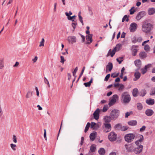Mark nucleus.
<instances>
[{"mask_svg":"<svg viewBox=\"0 0 155 155\" xmlns=\"http://www.w3.org/2000/svg\"><path fill=\"white\" fill-rule=\"evenodd\" d=\"M143 136L142 135H141L140 136V139L138 140L139 141V142H141L143 140Z\"/></svg>","mask_w":155,"mask_h":155,"instance_id":"0e129e2a","label":"nucleus"},{"mask_svg":"<svg viewBox=\"0 0 155 155\" xmlns=\"http://www.w3.org/2000/svg\"><path fill=\"white\" fill-rule=\"evenodd\" d=\"M121 126V125L120 124H118L114 126V128L117 130L120 129Z\"/></svg>","mask_w":155,"mask_h":155,"instance_id":"473e14b6","label":"nucleus"},{"mask_svg":"<svg viewBox=\"0 0 155 155\" xmlns=\"http://www.w3.org/2000/svg\"><path fill=\"white\" fill-rule=\"evenodd\" d=\"M116 50H115L114 49L111 52L110 51V54L111 57H113L115 54V52L116 51Z\"/></svg>","mask_w":155,"mask_h":155,"instance_id":"a19ab883","label":"nucleus"},{"mask_svg":"<svg viewBox=\"0 0 155 155\" xmlns=\"http://www.w3.org/2000/svg\"><path fill=\"white\" fill-rule=\"evenodd\" d=\"M146 91L145 89L142 90L140 92V95L142 97L144 96L146 94Z\"/></svg>","mask_w":155,"mask_h":155,"instance_id":"c85d7f7f","label":"nucleus"},{"mask_svg":"<svg viewBox=\"0 0 155 155\" xmlns=\"http://www.w3.org/2000/svg\"><path fill=\"white\" fill-rule=\"evenodd\" d=\"M81 35V37L82 38V41L83 42H84L85 41V37L83 35Z\"/></svg>","mask_w":155,"mask_h":155,"instance_id":"774afa93","label":"nucleus"},{"mask_svg":"<svg viewBox=\"0 0 155 155\" xmlns=\"http://www.w3.org/2000/svg\"><path fill=\"white\" fill-rule=\"evenodd\" d=\"M85 67L84 66L83 67L81 71V73L80 75H79V76L78 79V80L82 76V75L83 74V73L84 72V71L85 70Z\"/></svg>","mask_w":155,"mask_h":155,"instance_id":"79ce46f5","label":"nucleus"},{"mask_svg":"<svg viewBox=\"0 0 155 155\" xmlns=\"http://www.w3.org/2000/svg\"><path fill=\"white\" fill-rule=\"evenodd\" d=\"M120 87L118 90L120 91H122L124 88V86L123 84H120Z\"/></svg>","mask_w":155,"mask_h":155,"instance_id":"72a5a7b5","label":"nucleus"},{"mask_svg":"<svg viewBox=\"0 0 155 155\" xmlns=\"http://www.w3.org/2000/svg\"><path fill=\"white\" fill-rule=\"evenodd\" d=\"M100 109L97 108L93 114L94 117L96 120H97L99 117Z\"/></svg>","mask_w":155,"mask_h":155,"instance_id":"4468645a","label":"nucleus"},{"mask_svg":"<svg viewBox=\"0 0 155 155\" xmlns=\"http://www.w3.org/2000/svg\"><path fill=\"white\" fill-rule=\"evenodd\" d=\"M121 45V44H117L116 47L114 48V49L116 50V51L119 50Z\"/></svg>","mask_w":155,"mask_h":155,"instance_id":"37998d69","label":"nucleus"},{"mask_svg":"<svg viewBox=\"0 0 155 155\" xmlns=\"http://www.w3.org/2000/svg\"><path fill=\"white\" fill-rule=\"evenodd\" d=\"M135 137L134 134H129L126 135L124 137L126 141L128 143H130L134 139Z\"/></svg>","mask_w":155,"mask_h":155,"instance_id":"20e7f679","label":"nucleus"},{"mask_svg":"<svg viewBox=\"0 0 155 155\" xmlns=\"http://www.w3.org/2000/svg\"><path fill=\"white\" fill-rule=\"evenodd\" d=\"M104 126L103 127V130L106 133L110 131L111 128V125L109 124H104Z\"/></svg>","mask_w":155,"mask_h":155,"instance_id":"6e6552de","label":"nucleus"},{"mask_svg":"<svg viewBox=\"0 0 155 155\" xmlns=\"http://www.w3.org/2000/svg\"><path fill=\"white\" fill-rule=\"evenodd\" d=\"M79 17V20H80V21L82 23V25H83L84 23H83V21L82 20V19H83L82 17H81V16H80L79 17Z\"/></svg>","mask_w":155,"mask_h":155,"instance_id":"13d9d810","label":"nucleus"},{"mask_svg":"<svg viewBox=\"0 0 155 155\" xmlns=\"http://www.w3.org/2000/svg\"><path fill=\"white\" fill-rule=\"evenodd\" d=\"M96 147H95L93 145H92L91 146V148H90V150L92 152H95V150H96Z\"/></svg>","mask_w":155,"mask_h":155,"instance_id":"a18cd8bd","label":"nucleus"},{"mask_svg":"<svg viewBox=\"0 0 155 155\" xmlns=\"http://www.w3.org/2000/svg\"><path fill=\"white\" fill-rule=\"evenodd\" d=\"M140 57L141 59H143L146 58L147 56V55L146 53L145 52H141L139 54Z\"/></svg>","mask_w":155,"mask_h":155,"instance_id":"4be33fe9","label":"nucleus"},{"mask_svg":"<svg viewBox=\"0 0 155 155\" xmlns=\"http://www.w3.org/2000/svg\"><path fill=\"white\" fill-rule=\"evenodd\" d=\"M146 102L148 105H153L154 104V99H150L149 100H147Z\"/></svg>","mask_w":155,"mask_h":155,"instance_id":"393cba45","label":"nucleus"},{"mask_svg":"<svg viewBox=\"0 0 155 155\" xmlns=\"http://www.w3.org/2000/svg\"><path fill=\"white\" fill-rule=\"evenodd\" d=\"M38 57L37 56H35L34 58L32 59V61H33V63H35L38 60Z\"/></svg>","mask_w":155,"mask_h":155,"instance_id":"bf43d9fd","label":"nucleus"},{"mask_svg":"<svg viewBox=\"0 0 155 155\" xmlns=\"http://www.w3.org/2000/svg\"><path fill=\"white\" fill-rule=\"evenodd\" d=\"M146 15V12L144 11H141L139 12L137 15L136 19L139 21L144 16Z\"/></svg>","mask_w":155,"mask_h":155,"instance_id":"1a4fd4ad","label":"nucleus"},{"mask_svg":"<svg viewBox=\"0 0 155 155\" xmlns=\"http://www.w3.org/2000/svg\"><path fill=\"white\" fill-rule=\"evenodd\" d=\"M13 141L15 143H16L17 142V137H16V136L15 135H13Z\"/></svg>","mask_w":155,"mask_h":155,"instance_id":"5fc2aeb1","label":"nucleus"},{"mask_svg":"<svg viewBox=\"0 0 155 155\" xmlns=\"http://www.w3.org/2000/svg\"><path fill=\"white\" fill-rule=\"evenodd\" d=\"M123 58H117L116 59L117 61L118 62L119 64H120L121 63L123 60H122Z\"/></svg>","mask_w":155,"mask_h":155,"instance_id":"603ef678","label":"nucleus"},{"mask_svg":"<svg viewBox=\"0 0 155 155\" xmlns=\"http://www.w3.org/2000/svg\"><path fill=\"white\" fill-rule=\"evenodd\" d=\"M96 125V123L94 122H92L91 123V128L93 129H94V127L95 126V125Z\"/></svg>","mask_w":155,"mask_h":155,"instance_id":"864d4df0","label":"nucleus"},{"mask_svg":"<svg viewBox=\"0 0 155 155\" xmlns=\"http://www.w3.org/2000/svg\"><path fill=\"white\" fill-rule=\"evenodd\" d=\"M126 20V21H129V18L127 17V16L126 15H125L122 18V22H123Z\"/></svg>","mask_w":155,"mask_h":155,"instance_id":"c9c22d12","label":"nucleus"},{"mask_svg":"<svg viewBox=\"0 0 155 155\" xmlns=\"http://www.w3.org/2000/svg\"><path fill=\"white\" fill-rule=\"evenodd\" d=\"M61 58V61L60 62L62 64H64V62L65 61V60L64 59V57L63 56H61L60 57Z\"/></svg>","mask_w":155,"mask_h":155,"instance_id":"3c124183","label":"nucleus"},{"mask_svg":"<svg viewBox=\"0 0 155 155\" xmlns=\"http://www.w3.org/2000/svg\"><path fill=\"white\" fill-rule=\"evenodd\" d=\"M67 40L69 43L71 44L76 43L77 41L76 38L74 36H68Z\"/></svg>","mask_w":155,"mask_h":155,"instance_id":"423d86ee","label":"nucleus"},{"mask_svg":"<svg viewBox=\"0 0 155 155\" xmlns=\"http://www.w3.org/2000/svg\"><path fill=\"white\" fill-rule=\"evenodd\" d=\"M137 28V25L135 23H132L130 25V30L131 32H133L135 31Z\"/></svg>","mask_w":155,"mask_h":155,"instance_id":"2eb2a0df","label":"nucleus"},{"mask_svg":"<svg viewBox=\"0 0 155 155\" xmlns=\"http://www.w3.org/2000/svg\"><path fill=\"white\" fill-rule=\"evenodd\" d=\"M146 128V127L145 126H143L140 129V131L141 132H143L145 130Z\"/></svg>","mask_w":155,"mask_h":155,"instance_id":"680f3d73","label":"nucleus"},{"mask_svg":"<svg viewBox=\"0 0 155 155\" xmlns=\"http://www.w3.org/2000/svg\"><path fill=\"white\" fill-rule=\"evenodd\" d=\"M10 146L11 148L13 150L15 151L16 150V146L15 144L11 143L10 144Z\"/></svg>","mask_w":155,"mask_h":155,"instance_id":"ea45409f","label":"nucleus"},{"mask_svg":"<svg viewBox=\"0 0 155 155\" xmlns=\"http://www.w3.org/2000/svg\"><path fill=\"white\" fill-rule=\"evenodd\" d=\"M119 75V73L115 74L113 73L111 75V76L113 77V78H115L117 76Z\"/></svg>","mask_w":155,"mask_h":155,"instance_id":"4d7b16f0","label":"nucleus"},{"mask_svg":"<svg viewBox=\"0 0 155 155\" xmlns=\"http://www.w3.org/2000/svg\"><path fill=\"white\" fill-rule=\"evenodd\" d=\"M143 146L142 145L138 146L137 147L135 148L134 150V152L136 154H138L142 152Z\"/></svg>","mask_w":155,"mask_h":155,"instance_id":"9b49d317","label":"nucleus"},{"mask_svg":"<svg viewBox=\"0 0 155 155\" xmlns=\"http://www.w3.org/2000/svg\"><path fill=\"white\" fill-rule=\"evenodd\" d=\"M137 48H138V46L133 45L132 47L131 50L132 51V55L134 56H135L136 55L138 51Z\"/></svg>","mask_w":155,"mask_h":155,"instance_id":"dca6fc26","label":"nucleus"},{"mask_svg":"<svg viewBox=\"0 0 155 155\" xmlns=\"http://www.w3.org/2000/svg\"><path fill=\"white\" fill-rule=\"evenodd\" d=\"M129 11L130 12V14L132 15L136 11V10H132V9H130L129 10Z\"/></svg>","mask_w":155,"mask_h":155,"instance_id":"e2e57ef3","label":"nucleus"},{"mask_svg":"<svg viewBox=\"0 0 155 155\" xmlns=\"http://www.w3.org/2000/svg\"><path fill=\"white\" fill-rule=\"evenodd\" d=\"M150 49L149 46L148 45H146L144 47V50L146 51H150Z\"/></svg>","mask_w":155,"mask_h":155,"instance_id":"58836bf2","label":"nucleus"},{"mask_svg":"<svg viewBox=\"0 0 155 155\" xmlns=\"http://www.w3.org/2000/svg\"><path fill=\"white\" fill-rule=\"evenodd\" d=\"M77 22H75V23H72L71 24V25L72 27H73V32L75 28H76V26L77 25Z\"/></svg>","mask_w":155,"mask_h":155,"instance_id":"de8ad7c7","label":"nucleus"},{"mask_svg":"<svg viewBox=\"0 0 155 155\" xmlns=\"http://www.w3.org/2000/svg\"><path fill=\"white\" fill-rule=\"evenodd\" d=\"M104 119L105 122L106 123L110 122L111 120H112L110 116H106L105 117Z\"/></svg>","mask_w":155,"mask_h":155,"instance_id":"cd10ccee","label":"nucleus"},{"mask_svg":"<svg viewBox=\"0 0 155 155\" xmlns=\"http://www.w3.org/2000/svg\"><path fill=\"white\" fill-rule=\"evenodd\" d=\"M93 35L92 34H89L86 36V39L87 41L85 42L86 44H90L92 42V37Z\"/></svg>","mask_w":155,"mask_h":155,"instance_id":"f8f14e48","label":"nucleus"},{"mask_svg":"<svg viewBox=\"0 0 155 155\" xmlns=\"http://www.w3.org/2000/svg\"><path fill=\"white\" fill-rule=\"evenodd\" d=\"M44 81L45 83L49 87H50V84L48 81L45 77L44 78Z\"/></svg>","mask_w":155,"mask_h":155,"instance_id":"49530a36","label":"nucleus"},{"mask_svg":"<svg viewBox=\"0 0 155 155\" xmlns=\"http://www.w3.org/2000/svg\"><path fill=\"white\" fill-rule=\"evenodd\" d=\"M139 70L138 69L135 70V72L134 74L135 78L133 79L134 81L137 80L140 77L141 74L138 71Z\"/></svg>","mask_w":155,"mask_h":155,"instance_id":"ddd939ff","label":"nucleus"},{"mask_svg":"<svg viewBox=\"0 0 155 155\" xmlns=\"http://www.w3.org/2000/svg\"><path fill=\"white\" fill-rule=\"evenodd\" d=\"M121 99L122 102L125 104L128 103L131 100V97L127 92H124L121 94Z\"/></svg>","mask_w":155,"mask_h":155,"instance_id":"f03ea898","label":"nucleus"},{"mask_svg":"<svg viewBox=\"0 0 155 155\" xmlns=\"http://www.w3.org/2000/svg\"><path fill=\"white\" fill-rule=\"evenodd\" d=\"M45 40L44 38H42L41 41L40 42V44L39 45V47L42 46H43L44 45Z\"/></svg>","mask_w":155,"mask_h":155,"instance_id":"c03bdc74","label":"nucleus"},{"mask_svg":"<svg viewBox=\"0 0 155 155\" xmlns=\"http://www.w3.org/2000/svg\"><path fill=\"white\" fill-rule=\"evenodd\" d=\"M96 133H91L90 135V137L91 140L92 141H93L94 140L96 137Z\"/></svg>","mask_w":155,"mask_h":155,"instance_id":"a878e982","label":"nucleus"},{"mask_svg":"<svg viewBox=\"0 0 155 155\" xmlns=\"http://www.w3.org/2000/svg\"><path fill=\"white\" fill-rule=\"evenodd\" d=\"M84 137H81V143L80 144L81 145H82L83 144V143H84Z\"/></svg>","mask_w":155,"mask_h":155,"instance_id":"69168bd1","label":"nucleus"},{"mask_svg":"<svg viewBox=\"0 0 155 155\" xmlns=\"http://www.w3.org/2000/svg\"><path fill=\"white\" fill-rule=\"evenodd\" d=\"M118 96L117 95L115 94L112 97L110 98V101L108 104L110 106L114 105L118 100Z\"/></svg>","mask_w":155,"mask_h":155,"instance_id":"39448f33","label":"nucleus"},{"mask_svg":"<svg viewBox=\"0 0 155 155\" xmlns=\"http://www.w3.org/2000/svg\"><path fill=\"white\" fill-rule=\"evenodd\" d=\"M113 68V64L112 63H109L106 66V71L107 72V70L109 71H111Z\"/></svg>","mask_w":155,"mask_h":155,"instance_id":"6ab92c4d","label":"nucleus"},{"mask_svg":"<svg viewBox=\"0 0 155 155\" xmlns=\"http://www.w3.org/2000/svg\"><path fill=\"white\" fill-rule=\"evenodd\" d=\"M108 138L111 141H114L117 138V134L114 132H111L109 134Z\"/></svg>","mask_w":155,"mask_h":155,"instance_id":"0eeeda50","label":"nucleus"},{"mask_svg":"<svg viewBox=\"0 0 155 155\" xmlns=\"http://www.w3.org/2000/svg\"><path fill=\"white\" fill-rule=\"evenodd\" d=\"M108 109V106L107 105H105L103 109V111L104 112H106L107 110Z\"/></svg>","mask_w":155,"mask_h":155,"instance_id":"4c0bfd02","label":"nucleus"},{"mask_svg":"<svg viewBox=\"0 0 155 155\" xmlns=\"http://www.w3.org/2000/svg\"><path fill=\"white\" fill-rule=\"evenodd\" d=\"M84 84L86 87H89L91 85L88 82L84 83Z\"/></svg>","mask_w":155,"mask_h":155,"instance_id":"338daca9","label":"nucleus"},{"mask_svg":"<svg viewBox=\"0 0 155 155\" xmlns=\"http://www.w3.org/2000/svg\"><path fill=\"white\" fill-rule=\"evenodd\" d=\"M119 114V110H118L114 109L112 110L110 115L111 119L115 120L118 118Z\"/></svg>","mask_w":155,"mask_h":155,"instance_id":"7ed1b4c3","label":"nucleus"},{"mask_svg":"<svg viewBox=\"0 0 155 155\" xmlns=\"http://www.w3.org/2000/svg\"><path fill=\"white\" fill-rule=\"evenodd\" d=\"M78 70V67H76L74 69V71L72 72L73 76L75 77L76 73Z\"/></svg>","mask_w":155,"mask_h":155,"instance_id":"09e8293b","label":"nucleus"},{"mask_svg":"<svg viewBox=\"0 0 155 155\" xmlns=\"http://www.w3.org/2000/svg\"><path fill=\"white\" fill-rule=\"evenodd\" d=\"M148 13L150 15L154 14L155 13V8H149L148 10Z\"/></svg>","mask_w":155,"mask_h":155,"instance_id":"aec40b11","label":"nucleus"},{"mask_svg":"<svg viewBox=\"0 0 155 155\" xmlns=\"http://www.w3.org/2000/svg\"><path fill=\"white\" fill-rule=\"evenodd\" d=\"M154 112L152 110L147 109L145 112L146 115L148 116H150L153 114Z\"/></svg>","mask_w":155,"mask_h":155,"instance_id":"a211bd4d","label":"nucleus"},{"mask_svg":"<svg viewBox=\"0 0 155 155\" xmlns=\"http://www.w3.org/2000/svg\"><path fill=\"white\" fill-rule=\"evenodd\" d=\"M134 63L135 66L138 68L137 69L139 70L141 67V61L140 60H137L134 61Z\"/></svg>","mask_w":155,"mask_h":155,"instance_id":"f3484780","label":"nucleus"},{"mask_svg":"<svg viewBox=\"0 0 155 155\" xmlns=\"http://www.w3.org/2000/svg\"><path fill=\"white\" fill-rule=\"evenodd\" d=\"M33 95V92L31 91H27L25 97L26 98H29L31 97Z\"/></svg>","mask_w":155,"mask_h":155,"instance_id":"5701e85b","label":"nucleus"},{"mask_svg":"<svg viewBox=\"0 0 155 155\" xmlns=\"http://www.w3.org/2000/svg\"><path fill=\"white\" fill-rule=\"evenodd\" d=\"M151 66V64H149L145 65L144 68L141 69V71L143 74H145L147 71V69L150 68Z\"/></svg>","mask_w":155,"mask_h":155,"instance_id":"9d476101","label":"nucleus"},{"mask_svg":"<svg viewBox=\"0 0 155 155\" xmlns=\"http://www.w3.org/2000/svg\"><path fill=\"white\" fill-rule=\"evenodd\" d=\"M153 28V25L150 23L147 22L143 23L142 25V30L145 33H149Z\"/></svg>","mask_w":155,"mask_h":155,"instance_id":"f257e3e1","label":"nucleus"},{"mask_svg":"<svg viewBox=\"0 0 155 155\" xmlns=\"http://www.w3.org/2000/svg\"><path fill=\"white\" fill-rule=\"evenodd\" d=\"M128 128L127 126H121L120 130L122 131H124L127 130Z\"/></svg>","mask_w":155,"mask_h":155,"instance_id":"e433bc0d","label":"nucleus"},{"mask_svg":"<svg viewBox=\"0 0 155 155\" xmlns=\"http://www.w3.org/2000/svg\"><path fill=\"white\" fill-rule=\"evenodd\" d=\"M98 153L101 155H104L105 153V150L103 148H100L98 150Z\"/></svg>","mask_w":155,"mask_h":155,"instance_id":"bb28decb","label":"nucleus"},{"mask_svg":"<svg viewBox=\"0 0 155 155\" xmlns=\"http://www.w3.org/2000/svg\"><path fill=\"white\" fill-rule=\"evenodd\" d=\"M150 94L151 95H155V87L153 88L150 91Z\"/></svg>","mask_w":155,"mask_h":155,"instance_id":"f704fd0d","label":"nucleus"},{"mask_svg":"<svg viewBox=\"0 0 155 155\" xmlns=\"http://www.w3.org/2000/svg\"><path fill=\"white\" fill-rule=\"evenodd\" d=\"M137 107L138 109L139 110H141L143 108V106L140 103H138L137 104Z\"/></svg>","mask_w":155,"mask_h":155,"instance_id":"2f4dec72","label":"nucleus"},{"mask_svg":"<svg viewBox=\"0 0 155 155\" xmlns=\"http://www.w3.org/2000/svg\"><path fill=\"white\" fill-rule=\"evenodd\" d=\"M110 76V74H107L106 76L104 78V81H107L109 78Z\"/></svg>","mask_w":155,"mask_h":155,"instance_id":"6e6d98bb","label":"nucleus"},{"mask_svg":"<svg viewBox=\"0 0 155 155\" xmlns=\"http://www.w3.org/2000/svg\"><path fill=\"white\" fill-rule=\"evenodd\" d=\"M127 123L130 126H134L137 124V122L135 120H132L128 121Z\"/></svg>","mask_w":155,"mask_h":155,"instance_id":"b1692460","label":"nucleus"},{"mask_svg":"<svg viewBox=\"0 0 155 155\" xmlns=\"http://www.w3.org/2000/svg\"><path fill=\"white\" fill-rule=\"evenodd\" d=\"M88 11L89 13V14H90V15L91 16H92L93 15V12H92V9L91 8H88Z\"/></svg>","mask_w":155,"mask_h":155,"instance_id":"8fccbe9b","label":"nucleus"},{"mask_svg":"<svg viewBox=\"0 0 155 155\" xmlns=\"http://www.w3.org/2000/svg\"><path fill=\"white\" fill-rule=\"evenodd\" d=\"M4 67V59H0V69H2Z\"/></svg>","mask_w":155,"mask_h":155,"instance_id":"c756f323","label":"nucleus"},{"mask_svg":"<svg viewBox=\"0 0 155 155\" xmlns=\"http://www.w3.org/2000/svg\"><path fill=\"white\" fill-rule=\"evenodd\" d=\"M91 125V124L89 122H88L85 127V130H84V132L86 133L87 130H88L90 126Z\"/></svg>","mask_w":155,"mask_h":155,"instance_id":"7c9ffc66","label":"nucleus"},{"mask_svg":"<svg viewBox=\"0 0 155 155\" xmlns=\"http://www.w3.org/2000/svg\"><path fill=\"white\" fill-rule=\"evenodd\" d=\"M138 90L137 88H134L132 91L133 95L134 97H137L138 95Z\"/></svg>","mask_w":155,"mask_h":155,"instance_id":"412c9836","label":"nucleus"},{"mask_svg":"<svg viewBox=\"0 0 155 155\" xmlns=\"http://www.w3.org/2000/svg\"><path fill=\"white\" fill-rule=\"evenodd\" d=\"M76 17V16L75 15H74L72 16H70L69 17H68V19L69 20H72V19Z\"/></svg>","mask_w":155,"mask_h":155,"instance_id":"052dcab7","label":"nucleus"}]
</instances>
